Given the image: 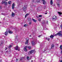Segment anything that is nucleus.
Masks as SVG:
<instances>
[{
	"mask_svg": "<svg viewBox=\"0 0 62 62\" xmlns=\"http://www.w3.org/2000/svg\"><path fill=\"white\" fill-rule=\"evenodd\" d=\"M57 5H58V6H59L58 7H59V6H60V3H57Z\"/></svg>",
	"mask_w": 62,
	"mask_h": 62,
	"instance_id": "22",
	"label": "nucleus"
},
{
	"mask_svg": "<svg viewBox=\"0 0 62 62\" xmlns=\"http://www.w3.org/2000/svg\"><path fill=\"white\" fill-rule=\"evenodd\" d=\"M39 22H40V21H41V19H39Z\"/></svg>",
	"mask_w": 62,
	"mask_h": 62,
	"instance_id": "32",
	"label": "nucleus"
},
{
	"mask_svg": "<svg viewBox=\"0 0 62 62\" xmlns=\"http://www.w3.org/2000/svg\"><path fill=\"white\" fill-rule=\"evenodd\" d=\"M29 24H31V22H30L29 23Z\"/></svg>",
	"mask_w": 62,
	"mask_h": 62,
	"instance_id": "35",
	"label": "nucleus"
},
{
	"mask_svg": "<svg viewBox=\"0 0 62 62\" xmlns=\"http://www.w3.org/2000/svg\"><path fill=\"white\" fill-rule=\"evenodd\" d=\"M57 19V17L55 16H54L52 18V20L53 21H56Z\"/></svg>",
	"mask_w": 62,
	"mask_h": 62,
	"instance_id": "2",
	"label": "nucleus"
},
{
	"mask_svg": "<svg viewBox=\"0 0 62 62\" xmlns=\"http://www.w3.org/2000/svg\"><path fill=\"white\" fill-rule=\"evenodd\" d=\"M27 60H30V58H29V57L27 56Z\"/></svg>",
	"mask_w": 62,
	"mask_h": 62,
	"instance_id": "19",
	"label": "nucleus"
},
{
	"mask_svg": "<svg viewBox=\"0 0 62 62\" xmlns=\"http://www.w3.org/2000/svg\"><path fill=\"white\" fill-rule=\"evenodd\" d=\"M43 24H44V23L43 22Z\"/></svg>",
	"mask_w": 62,
	"mask_h": 62,
	"instance_id": "55",
	"label": "nucleus"
},
{
	"mask_svg": "<svg viewBox=\"0 0 62 62\" xmlns=\"http://www.w3.org/2000/svg\"><path fill=\"white\" fill-rule=\"evenodd\" d=\"M15 7V4L14 3H13L12 5V8L14 9V7Z\"/></svg>",
	"mask_w": 62,
	"mask_h": 62,
	"instance_id": "6",
	"label": "nucleus"
},
{
	"mask_svg": "<svg viewBox=\"0 0 62 62\" xmlns=\"http://www.w3.org/2000/svg\"><path fill=\"white\" fill-rule=\"evenodd\" d=\"M34 51H35V50H31L30 52V53H31V54H32V53L34 52Z\"/></svg>",
	"mask_w": 62,
	"mask_h": 62,
	"instance_id": "8",
	"label": "nucleus"
},
{
	"mask_svg": "<svg viewBox=\"0 0 62 62\" xmlns=\"http://www.w3.org/2000/svg\"><path fill=\"white\" fill-rule=\"evenodd\" d=\"M28 48L29 49V50H30L31 49V46H28Z\"/></svg>",
	"mask_w": 62,
	"mask_h": 62,
	"instance_id": "23",
	"label": "nucleus"
},
{
	"mask_svg": "<svg viewBox=\"0 0 62 62\" xmlns=\"http://www.w3.org/2000/svg\"><path fill=\"white\" fill-rule=\"evenodd\" d=\"M2 6H0V9H2Z\"/></svg>",
	"mask_w": 62,
	"mask_h": 62,
	"instance_id": "33",
	"label": "nucleus"
},
{
	"mask_svg": "<svg viewBox=\"0 0 62 62\" xmlns=\"http://www.w3.org/2000/svg\"><path fill=\"white\" fill-rule=\"evenodd\" d=\"M8 49V48L6 47L5 49V50H7Z\"/></svg>",
	"mask_w": 62,
	"mask_h": 62,
	"instance_id": "42",
	"label": "nucleus"
},
{
	"mask_svg": "<svg viewBox=\"0 0 62 62\" xmlns=\"http://www.w3.org/2000/svg\"><path fill=\"white\" fill-rule=\"evenodd\" d=\"M42 1H43V4H46V2L44 0H42Z\"/></svg>",
	"mask_w": 62,
	"mask_h": 62,
	"instance_id": "13",
	"label": "nucleus"
},
{
	"mask_svg": "<svg viewBox=\"0 0 62 62\" xmlns=\"http://www.w3.org/2000/svg\"><path fill=\"white\" fill-rule=\"evenodd\" d=\"M27 41H26L25 43V44H27L28 43V40H27V39H26Z\"/></svg>",
	"mask_w": 62,
	"mask_h": 62,
	"instance_id": "10",
	"label": "nucleus"
},
{
	"mask_svg": "<svg viewBox=\"0 0 62 62\" xmlns=\"http://www.w3.org/2000/svg\"><path fill=\"white\" fill-rule=\"evenodd\" d=\"M41 36V35H39L38 36V37H40V36Z\"/></svg>",
	"mask_w": 62,
	"mask_h": 62,
	"instance_id": "39",
	"label": "nucleus"
},
{
	"mask_svg": "<svg viewBox=\"0 0 62 62\" xmlns=\"http://www.w3.org/2000/svg\"><path fill=\"white\" fill-rule=\"evenodd\" d=\"M61 28L62 29V24H61Z\"/></svg>",
	"mask_w": 62,
	"mask_h": 62,
	"instance_id": "37",
	"label": "nucleus"
},
{
	"mask_svg": "<svg viewBox=\"0 0 62 62\" xmlns=\"http://www.w3.org/2000/svg\"><path fill=\"white\" fill-rule=\"evenodd\" d=\"M54 47V44H52L51 45V48L53 49V48Z\"/></svg>",
	"mask_w": 62,
	"mask_h": 62,
	"instance_id": "9",
	"label": "nucleus"
},
{
	"mask_svg": "<svg viewBox=\"0 0 62 62\" xmlns=\"http://www.w3.org/2000/svg\"><path fill=\"white\" fill-rule=\"evenodd\" d=\"M62 45H61L60 46V48L61 50L62 49Z\"/></svg>",
	"mask_w": 62,
	"mask_h": 62,
	"instance_id": "26",
	"label": "nucleus"
},
{
	"mask_svg": "<svg viewBox=\"0 0 62 62\" xmlns=\"http://www.w3.org/2000/svg\"><path fill=\"white\" fill-rule=\"evenodd\" d=\"M61 54H62V51L61 52Z\"/></svg>",
	"mask_w": 62,
	"mask_h": 62,
	"instance_id": "45",
	"label": "nucleus"
},
{
	"mask_svg": "<svg viewBox=\"0 0 62 62\" xmlns=\"http://www.w3.org/2000/svg\"><path fill=\"white\" fill-rule=\"evenodd\" d=\"M5 1H8V0H5Z\"/></svg>",
	"mask_w": 62,
	"mask_h": 62,
	"instance_id": "52",
	"label": "nucleus"
},
{
	"mask_svg": "<svg viewBox=\"0 0 62 62\" xmlns=\"http://www.w3.org/2000/svg\"><path fill=\"white\" fill-rule=\"evenodd\" d=\"M12 47V46H8L9 48H10Z\"/></svg>",
	"mask_w": 62,
	"mask_h": 62,
	"instance_id": "30",
	"label": "nucleus"
},
{
	"mask_svg": "<svg viewBox=\"0 0 62 62\" xmlns=\"http://www.w3.org/2000/svg\"><path fill=\"white\" fill-rule=\"evenodd\" d=\"M32 61H33L32 60V61H31V62H32Z\"/></svg>",
	"mask_w": 62,
	"mask_h": 62,
	"instance_id": "56",
	"label": "nucleus"
},
{
	"mask_svg": "<svg viewBox=\"0 0 62 62\" xmlns=\"http://www.w3.org/2000/svg\"><path fill=\"white\" fill-rule=\"evenodd\" d=\"M4 4H5V5H7V4H8V3L6 1H4Z\"/></svg>",
	"mask_w": 62,
	"mask_h": 62,
	"instance_id": "16",
	"label": "nucleus"
},
{
	"mask_svg": "<svg viewBox=\"0 0 62 62\" xmlns=\"http://www.w3.org/2000/svg\"><path fill=\"white\" fill-rule=\"evenodd\" d=\"M47 40H48V41H49V40H50V39H47Z\"/></svg>",
	"mask_w": 62,
	"mask_h": 62,
	"instance_id": "41",
	"label": "nucleus"
},
{
	"mask_svg": "<svg viewBox=\"0 0 62 62\" xmlns=\"http://www.w3.org/2000/svg\"><path fill=\"white\" fill-rule=\"evenodd\" d=\"M44 30H46V29H47L46 28H44Z\"/></svg>",
	"mask_w": 62,
	"mask_h": 62,
	"instance_id": "43",
	"label": "nucleus"
},
{
	"mask_svg": "<svg viewBox=\"0 0 62 62\" xmlns=\"http://www.w3.org/2000/svg\"><path fill=\"white\" fill-rule=\"evenodd\" d=\"M11 1H9L8 3V4H11Z\"/></svg>",
	"mask_w": 62,
	"mask_h": 62,
	"instance_id": "25",
	"label": "nucleus"
},
{
	"mask_svg": "<svg viewBox=\"0 0 62 62\" xmlns=\"http://www.w3.org/2000/svg\"><path fill=\"white\" fill-rule=\"evenodd\" d=\"M60 0H58V1H60Z\"/></svg>",
	"mask_w": 62,
	"mask_h": 62,
	"instance_id": "54",
	"label": "nucleus"
},
{
	"mask_svg": "<svg viewBox=\"0 0 62 62\" xmlns=\"http://www.w3.org/2000/svg\"><path fill=\"white\" fill-rule=\"evenodd\" d=\"M5 3V1H2L1 2L2 4H3L4 3Z\"/></svg>",
	"mask_w": 62,
	"mask_h": 62,
	"instance_id": "29",
	"label": "nucleus"
},
{
	"mask_svg": "<svg viewBox=\"0 0 62 62\" xmlns=\"http://www.w3.org/2000/svg\"><path fill=\"white\" fill-rule=\"evenodd\" d=\"M50 4H51V5H53V2L52 0H51Z\"/></svg>",
	"mask_w": 62,
	"mask_h": 62,
	"instance_id": "15",
	"label": "nucleus"
},
{
	"mask_svg": "<svg viewBox=\"0 0 62 62\" xmlns=\"http://www.w3.org/2000/svg\"><path fill=\"white\" fill-rule=\"evenodd\" d=\"M32 20L35 23H36V22L37 21L36 20H35L34 19H32Z\"/></svg>",
	"mask_w": 62,
	"mask_h": 62,
	"instance_id": "17",
	"label": "nucleus"
},
{
	"mask_svg": "<svg viewBox=\"0 0 62 62\" xmlns=\"http://www.w3.org/2000/svg\"><path fill=\"white\" fill-rule=\"evenodd\" d=\"M60 62H62V60L60 61Z\"/></svg>",
	"mask_w": 62,
	"mask_h": 62,
	"instance_id": "49",
	"label": "nucleus"
},
{
	"mask_svg": "<svg viewBox=\"0 0 62 62\" xmlns=\"http://www.w3.org/2000/svg\"><path fill=\"white\" fill-rule=\"evenodd\" d=\"M62 31H60L58 33L55 34L56 36H57L58 35V36L60 37H62Z\"/></svg>",
	"mask_w": 62,
	"mask_h": 62,
	"instance_id": "1",
	"label": "nucleus"
},
{
	"mask_svg": "<svg viewBox=\"0 0 62 62\" xmlns=\"http://www.w3.org/2000/svg\"><path fill=\"white\" fill-rule=\"evenodd\" d=\"M27 26V25H26V24H24V27H26Z\"/></svg>",
	"mask_w": 62,
	"mask_h": 62,
	"instance_id": "28",
	"label": "nucleus"
},
{
	"mask_svg": "<svg viewBox=\"0 0 62 62\" xmlns=\"http://www.w3.org/2000/svg\"><path fill=\"white\" fill-rule=\"evenodd\" d=\"M28 54H29V55H30V54H31V52H30H30H29L28 53Z\"/></svg>",
	"mask_w": 62,
	"mask_h": 62,
	"instance_id": "27",
	"label": "nucleus"
},
{
	"mask_svg": "<svg viewBox=\"0 0 62 62\" xmlns=\"http://www.w3.org/2000/svg\"><path fill=\"white\" fill-rule=\"evenodd\" d=\"M54 36H54H56V34L54 35H53Z\"/></svg>",
	"mask_w": 62,
	"mask_h": 62,
	"instance_id": "40",
	"label": "nucleus"
},
{
	"mask_svg": "<svg viewBox=\"0 0 62 62\" xmlns=\"http://www.w3.org/2000/svg\"><path fill=\"white\" fill-rule=\"evenodd\" d=\"M2 43H1V44H2Z\"/></svg>",
	"mask_w": 62,
	"mask_h": 62,
	"instance_id": "57",
	"label": "nucleus"
},
{
	"mask_svg": "<svg viewBox=\"0 0 62 62\" xmlns=\"http://www.w3.org/2000/svg\"><path fill=\"white\" fill-rule=\"evenodd\" d=\"M45 51H46V50H45Z\"/></svg>",
	"mask_w": 62,
	"mask_h": 62,
	"instance_id": "58",
	"label": "nucleus"
},
{
	"mask_svg": "<svg viewBox=\"0 0 62 62\" xmlns=\"http://www.w3.org/2000/svg\"><path fill=\"white\" fill-rule=\"evenodd\" d=\"M15 38H17V36H15Z\"/></svg>",
	"mask_w": 62,
	"mask_h": 62,
	"instance_id": "51",
	"label": "nucleus"
},
{
	"mask_svg": "<svg viewBox=\"0 0 62 62\" xmlns=\"http://www.w3.org/2000/svg\"><path fill=\"white\" fill-rule=\"evenodd\" d=\"M8 32L7 31H6L5 32V36H7V35H8Z\"/></svg>",
	"mask_w": 62,
	"mask_h": 62,
	"instance_id": "12",
	"label": "nucleus"
},
{
	"mask_svg": "<svg viewBox=\"0 0 62 62\" xmlns=\"http://www.w3.org/2000/svg\"><path fill=\"white\" fill-rule=\"evenodd\" d=\"M26 39H27V40H28V39H28V38H27L26 39Z\"/></svg>",
	"mask_w": 62,
	"mask_h": 62,
	"instance_id": "36",
	"label": "nucleus"
},
{
	"mask_svg": "<svg viewBox=\"0 0 62 62\" xmlns=\"http://www.w3.org/2000/svg\"><path fill=\"white\" fill-rule=\"evenodd\" d=\"M58 13H59V15H61V14H62V13L60 12H58Z\"/></svg>",
	"mask_w": 62,
	"mask_h": 62,
	"instance_id": "20",
	"label": "nucleus"
},
{
	"mask_svg": "<svg viewBox=\"0 0 62 62\" xmlns=\"http://www.w3.org/2000/svg\"><path fill=\"white\" fill-rule=\"evenodd\" d=\"M15 15V14L13 13L12 12V17H14Z\"/></svg>",
	"mask_w": 62,
	"mask_h": 62,
	"instance_id": "14",
	"label": "nucleus"
},
{
	"mask_svg": "<svg viewBox=\"0 0 62 62\" xmlns=\"http://www.w3.org/2000/svg\"><path fill=\"white\" fill-rule=\"evenodd\" d=\"M28 15V14H26V15L25 16V18H26V17Z\"/></svg>",
	"mask_w": 62,
	"mask_h": 62,
	"instance_id": "21",
	"label": "nucleus"
},
{
	"mask_svg": "<svg viewBox=\"0 0 62 62\" xmlns=\"http://www.w3.org/2000/svg\"><path fill=\"white\" fill-rule=\"evenodd\" d=\"M45 14H47V13H46V12L45 13Z\"/></svg>",
	"mask_w": 62,
	"mask_h": 62,
	"instance_id": "47",
	"label": "nucleus"
},
{
	"mask_svg": "<svg viewBox=\"0 0 62 62\" xmlns=\"http://www.w3.org/2000/svg\"><path fill=\"white\" fill-rule=\"evenodd\" d=\"M37 2H39V0H38V1H37Z\"/></svg>",
	"mask_w": 62,
	"mask_h": 62,
	"instance_id": "38",
	"label": "nucleus"
},
{
	"mask_svg": "<svg viewBox=\"0 0 62 62\" xmlns=\"http://www.w3.org/2000/svg\"><path fill=\"white\" fill-rule=\"evenodd\" d=\"M0 62H2V61H0Z\"/></svg>",
	"mask_w": 62,
	"mask_h": 62,
	"instance_id": "53",
	"label": "nucleus"
},
{
	"mask_svg": "<svg viewBox=\"0 0 62 62\" xmlns=\"http://www.w3.org/2000/svg\"><path fill=\"white\" fill-rule=\"evenodd\" d=\"M28 20H29V21H31V18H29L28 19Z\"/></svg>",
	"mask_w": 62,
	"mask_h": 62,
	"instance_id": "24",
	"label": "nucleus"
},
{
	"mask_svg": "<svg viewBox=\"0 0 62 62\" xmlns=\"http://www.w3.org/2000/svg\"><path fill=\"white\" fill-rule=\"evenodd\" d=\"M16 61H18V59H16Z\"/></svg>",
	"mask_w": 62,
	"mask_h": 62,
	"instance_id": "44",
	"label": "nucleus"
},
{
	"mask_svg": "<svg viewBox=\"0 0 62 62\" xmlns=\"http://www.w3.org/2000/svg\"><path fill=\"white\" fill-rule=\"evenodd\" d=\"M31 35H30L29 36V37H31Z\"/></svg>",
	"mask_w": 62,
	"mask_h": 62,
	"instance_id": "46",
	"label": "nucleus"
},
{
	"mask_svg": "<svg viewBox=\"0 0 62 62\" xmlns=\"http://www.w3.org/2000/svg\"><path fill=\"white\" fill-rule=\"evenodd\" d=\"M20 47H18L17 46H16L15 48V49L16 50H17L19 49L18 51H19V49H20Z\"/></svg>",
	"mask_w": 62,
	"mask_h": 62,
	"instance_id": "5",
	"label": "nucleus"
},
{
	"mask_svg": "<svg viewBox=\"0 0 62 62\" xmlns=\"http://www.w3.org/2000/svg\"><path fill=\"white\" fill-rule=\"evenodd\" d=\"M50 37V38H54V36H53V35H51Z\"/></svg>",
	"mask_w": 62,
	"mask_h": 62,
	"instance_id": "18",
	"label": "nucleus"
},
{
	"mask_svg": "<svg viewBox=\"0 0 62 62\" xmlns=\"http://www.w3.org/2000/svg\"><path fill=\"white\" fill-rule=\"evenodd\" d=\"M28 46H25L24 48V51H25V52H27V50L26 48H28Z\"/></svg>",
	"mask_w": 62,
	"mask_h": 62,
	"instance_id": "4",
	"label": "nucleus"
},
{
	"mask_svg": "<svg viewBox=\"0 0 62 62\" xmlns=\"http://www.w3.org/2000/svg\"><path fill=\"white\" fill-rule=\"evenodd\" d=\"M47 23H48V21H47L46 22Z\"/></svg>",
	"mask_w": 62,
	"mask_h": 62,
	"instance_id": "50",
	"label": "nucleus"
},
{
	"mask_svg": "<svg viewBox=\"0 0 62 62\" xmlns=\"http://www.w3.org/2000/svg\"><path fill=\"white\" fill-rule=\"evenodd\" d=\"M27 8V7H26L24 6L23 8V11L25 12L26 10V9Z\"/></svg>",
	"mask_w": 62,
	"mask_h": 62,
	"instance_id": "3",
	"label": "nucleus"
},
{
	"mask_svg": "<svg viewBox=\"0 0 62 62\" xmlns=\"http://www.w3.org/2000/svg\"><path fill=\"white\" fill-rule=\"evenodd\" d=\"M8 32H9V34H12V33H13L12 31L9 30L8 31Z\"/></svg>",
	"mask_w": 62,
	"mask_h": 62,
	"instance_id": "11",
	"label": "nucleus"
},
{
	"mask_svg": "<svg viewBox=\"0 0 62 62\" xmlns=\"http://www.w3.org/2000/svg\"><path fill=\"white\" fill-rule=\"evenodd\" d=\"M1 14L2 15H5V14L2 13Z\"/></svg>",
	"mask_w": 62,
	"mask_h": 62,
	"instance_id": "34",
	"label": "nucleus"
},
{
	"mask_svg": "<svg viewBox=\"0 0 62 62\" xmlns=\"http://www.w3.org/2000/svg\"><path fill=\"white\" fill-rule=\"evenodd\" d=\"M48 39L47 38H46V39Z\"/></svg>",
	"mask_w": 62,
	"mask_h": 62,
	"instance_id": "48",
	"label": "nucleus"
},
{
	"mask_svg": "<svg viewBox=\"0 0 62 62\" xmlns=\"http://www.w3.org/2000/svg\"><path fill=\"white\" fill-rule=\"evenodd\" d=\"M0 46H1V45H0Z\"/></svg>",
	"mask_w": 62,
	"mask_h": 62,
	"instance_id": "59",
	"label": "nucleus"
},
{
	"mask_svg": "<svg viewBox=\"0 0 62 62\" xmlns=\"http://www.w3.org/2000/svg\"><path fill=\"white\" fill-rule=\"evenodd\" d=\"M39 17H42V16L41 15H39Z\"/></svg>",
	"mask_w": 62,
	"mask_h": 62,
	"instance_id": "31",
	"label": "nucleus"
},
{
	"mask_svg": "<svg viewBox=\"0 0 62 62\" xmlns=\"http://www.w3.org/2000/svg\"><path fill=\"white\" fill-rule=\"evenodd\" d=\"M31 44L32 45H35V42L33 41L31 42Z\"/></svg>",
	"mask_w": 62,
	"mask_h": 62,
	"instance_id": "7",
	"label": "nucleus"
}]
</instances>
